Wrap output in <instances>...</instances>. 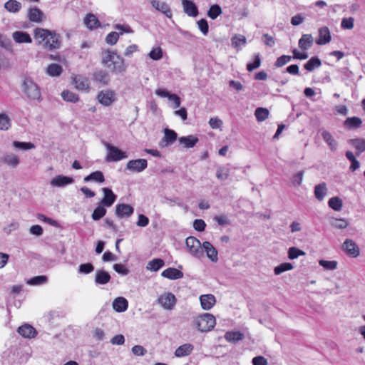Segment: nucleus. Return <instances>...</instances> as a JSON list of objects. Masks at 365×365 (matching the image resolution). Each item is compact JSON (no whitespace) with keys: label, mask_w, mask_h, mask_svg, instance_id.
Returning <instances> with one entry per match:
<instances>
[{"label":"nucleus","mask_w":365,"mask_h":365,"mask_svg":"<svg viewBox=\"0 0 365 365\" xmlns=\"http://www.w3.org/2000/svg\"><path fill=\"white\" fill-rule=\"evenodd\" d=\"M33 34L37 45L46 50H57L61 46V36L56 31L37 27L34 30Z\"/></svg>","instance_id":"nucleus-1"},{"label":"nucleus","mask_w":365,"mask_h":365,"mask_svg":"<svg viewBox=\"0 0 365 365\" xmlns=\"http://www.w3.org/2000/svg\"><path fill=\"white\" fill-rule=\"evenodd\" d=\"M101 63L112 73H121L125 71L126 66L124 59L115 51L106 49L102 51Z\"/></svg>","instance_id":"nucleus-2"},{"label":"nucleus","mask_w":365,"mask_h":365,"mask_svg":"<svg viewBox=\"0 0 365 365\" xmlns=\"http://www.w3.org/2000/svg\"><path fill=\"white\" fill-rule=\"evenodd\" d=\"M196 327L202 332L209 331L212 329L216 324L215 317L209 313L199 316L195 320Z\"/></svg>","instance_id":"nucleus-3"},{"label":"nucleus","mask_w":365,"mask_h":365,"mask_svg":"<svg viewBox=\"0 0 365 365\" xmlns=\"http://www.w3.org/2000/svg\"><path fill=\"white\" fill-rule=\"evenodd\" d=\"M23 90L24 93L31 100H39L41 92L36 83L30 78H25L23 82Z\"/></svg>","instance_id":"nucleus-4"},{"label":"nucleus","mask_w":365,"mask_h":365,"mask_svg":"<svg viewBox=\"0 0 365 365\" xmlns=\"http://www.w3.org/2000/svg\"><path fill=\"white\" fill-rule=\"evenodd\" d=\"M106 148L108 150L106 160L108 162H116L127 158L125 153L115 146L108 143L106 144Z\"/></svg>","instance_id":"nucleus-5"},{"label":"nucleus","mask_w":365,"mask_h":365,"mask_svg":"<svg viewBox=\"0 0 365 365\" xmlns=\"http://www.w3.org/2000/svg\"><path fill=\"white\" fill-rule=\"evenodd\" d=\"M186 246L190 254L195 257H200L202 254L201 243L198 239L195 237L190 236L185 240Z\"/></svg>","instance_id":"nucleus-6"},{"label":"nucleus","mask_w":365,"mask_h":365,"mask_svg":"<svg viewBox=\"0 0 365 365\" xmlns=\"http://www.w3.org/2000/svg\"><path fill=\"white\" fill-rule=\"evenodd\" d=\"M97 99L103 106H109L115 101V93L112 90L101 91L98 93Z\"/></svg>","instance_id":"nucleus-7"},{"label":"nucleus","mask_w":365,"mask_h":365,"mask_svg":"<svg viewBox=\"0 0 365 365\" xmlns=\"http://www.w3.org/2000/svg\"><path fill=\"white\" fill-rule=\"evenodd\" d=\"M73 83L78 91L89 92L91 88L89 79L81 75H75L72 77Z\"/></svg>","instance_id":"nucleus-8"},{"label":"nucleus","mask_w":365,"mask_h":365,"mask_svg":"<svg viewBox=\"0 0 365 365\" xmlns=\"http://www.w3.org/2000/svg\"><path fill=\"white\" fill-rule=\"evenodd\" d=\"M158 303L165 309L171 310L176 304L175 295L170 292L162 294L159 297Z\"/></svg>","instance_id":"nucleus-9"},{"label":"nucleus","mask_w":365,"mask_h":365,"mask_svg":"<svg viewBox=\"0 0 365 365\" xmlns=\"http://www.w3.org/2000/svg\"><path fill=\"white\" fill-rule=\"evenodd\" d=\"M148 166L145 159L130 160L126 164V168L132 172L140 173Z\"/></svg>","instance_id":"nucleus-10"},{"label":"nucleus","mask_w":365,"mask_h":365,"mask_svg":"<svg viewBox=\"0 0 365 365\" xmlns=\"http://www.w3.org/2000/svg\"><path fill=\"white\" fill-rule=\"evenodd\" d=\"M344 250L352 258H356L360 255L359 246L351 240L347 239L344 242Z\"/></svg>","instance_id":"nucleus-11"},{"label":"nucleus","mask_w":365,"mask_h":365,"mask_svg":"<svg viewBox=\"0 0 365 365\" xmlns=\"http://www.w3.org/2000/svg\"><path fill=\"white\" fill-rule=\"evenodd\" d=\"M103 197L100 203L106 207H111L116 200V195L113 193L112 190L108 187L102 188Z\"/></svg>","instance_id":"nucleus-12"},{"label":"nucleus","mask_w":365,"mask_h":365,"mask_svg":"<svg viewBox=\"0 0 365 365\" xmlns=\"http://www.w3.org/2000/svg\"><path fill=\"white\" fill-rule=\"evenodd\" d=\"M134 209L132 206L121 203L115 206V215L119 218L129 217L133 213Z\"/></svg>","instance_id":"nucleus-13"},{"label":"nucleus","mask_w":365,"mask_h":365,"mask_svg":"<svg viewBox=\"0 0 365 365\" xmlns=\"http://www.w3.org/2000/svg\"><path fill=\"white\" fill-rule=\"evenodd\" d=\"M319 36L315 42L317 45L322 46L329 43L331 41V37L329 29L327 26H323L319 29Z\"/></svg>","instance_id":"nucleus-14"},{"label":"nucleus","mask_w":365,"mask_h":365,"mask_svg":"<svg viewBox=\"0 0 365 365\" xmlns=\"http://www.w3.org/2000/svg\"><path fill=\"white\" fill-rule=\"evenodd\" d=\"M18 333L24 338H35L38 334L36 329L30 324H25L17 329Z\"/></svg>","instance_id":"nucleus-15"},{"label":"nucleus","mask_w":365,"mask_h":365,"mask_svg":"<svg viewBox=\"0 0 365 365\" xmlns=\"http://www.w3.org/2000/svg\"><path fill=\"white\" fill-rule=\"evenodd\" d=\"M182 5L184 12L189 16L196 17L198 14V9L195 4L191 0H182Z\"/></svg>","instance_id":"nucleus-16"},{"label":"nucleus","mask_w":365,"mask_h":365,"mask_svg":"<svg viewBox=\"0 0 365 365\" xmlns=\"http://www.w3.org/2000/svg\"><path fill=\"white\" fill-rule=\"evenodd\" d=\"M27 17L31 21L36 23H41L45 18L43 13L36 6L29 9Z\"/></svg>","instance_id":"nucleus-17"},{"label":"nucleus","mask_w":365,"mask_h":365,"mask_svg":"<svg viewBox=\"0 0 365 365\" xmlns=\"http://www.w3.org/2000/svg\"><path fill=\"white\" fill-rule=\"evenodd\" d=\"M201 307L204 310H210L216 303L215 297L213 294H202L200 297Z\"/></svg>","instance_id":"nucleus-18"},{"label":"nucleus","mask_w":365,"mask_h":365,"mask_svg":"<svg viewBox=\"0 0 365 365\" xmlns=\"http://www.w3.org/2000/svg\"><path fill=\"white\" fill-rule=\"evenodd\" d=\"M314 44V38L312 34H302L299 39L298 46L300 49L306 51L312 48Z\"/></svg>","instance_id":"nucleus-19"},{"label":"nucleus","mask_w":365,"mask_h":365,"mask_svg":"<svg viewBox=\"0 0 365 365\" xmlns=\"http://www.w3.org/2000/svg\"><path fill=\"white\" fill-rule=\"evenodd\" d=\"M204 250L207 257L212 262H217L218 259V252L214 246L210 242L202 243V250Z\"/></svg>","instance_id":"nucleus-20"},{"label":"nucleus","mask_w":365,"mask_h":365,"mask_svg":"<svg viewBox=\"0 0 365 365\" xmlns=\"http://www.w3.org/2000/svg\"><path fill=\"white\" fill-rule=\"evenodd\" d=\"M151 5L153 6V7H154L156 10L162 12L163 14H164L168 18H171L172 17V11L169 7V6L165 3V2H161L160 1H158V0H153L151 1Z\"/></svg>","instance_id":"nucleus-21"},{"label":"nucleus","mask_w":365,"mask_h":365,"mask_svg":"<svg viewBox=\"0 0 365 365\" xmlns=\"http://www.w3.org/2000/svg\"><path fill=\"white\" fill-rule=\"evenodd\" d=\"M193 349L192 344L189 343L184 344L175 349V356L179 358L189 356L192 352Z\"/></svg>","instance_id":"nucleus-22"},{"label":"nucleus","mask_w":365,"mask_h":365,"mask_svg":"<svg viewBox=\"0 0 365 365\" xmlns=\"http://www.w3.org/2000/svg\"><path fill=\"white\" fill-rule=\"evenodd\" d=\"M179 143L185 148H193L199 141L197 137L190 135L188 136L180 137L178 139Z\"/></svg>","instance_id":"nucleus-23"},{"label":"nucleus","mask_w":365,"mask_h":365,"mask_svg":"<svg viewBox=\"0 0 365 365\" xmlns=\"http://www.w3.org/2000/svg\"><path fill=\"white\" fill-rule=\"evenodd\" d=\"M73 182L72 178L59 175L51 180V185L55 187H63L71 184Z\"/></svg>","instance_id":"nucleus-24"},{"label":"nucleus","mask_w":365,"mask_h":365,"mask_svg":"<svg viewBox=\"0 0 365 365\" xmlns=\"http://www.w3.org/2000/svg\"><path fill=\"white\" fill-rule=\"evenodd\" d=\"M161 275L169 279H178L183 277V273L176 268L170 267L163 270Z\"/></svg>","instance_id":"nucleus-25"},{"label":"nucleus","mask_w":365,"mask_h":365,"mask_svg":"<svg viewBox=\"0 0 365 365\" xmlns=\"http://www.w3.org/2000/svg\"><path fill=\"white\" fill-rule=\"evenodd\" d=\"M348 143L356 150L357 155L365 151V139H350L348 140Z\"/></svg>","instance_id":"nucleus-26"},{"label":"nucleus","mask_w":365,"mask_h":365,"mask_svg":"<svg viewBox=\"0 0 365 365\" xmlns=\"http://www.w3.org/2000/svg\"><path fill=\"white\" fill-rule=\"evenodd\" d=\"M84 24L91 30L96 29L101 26L98 18L93 14H88L84 18Z\"/></svg>","instance_id":"nucleus-27"},{"label":"nucleus","mask_w":365,"mask_h":365,"mask_svg":"<svg viewBox=\"0 0 365 365\" xmlns=\"http://www.w3.org/2000/svg\"><path fill=\"white\" fill-rule=\"evenodd\" d=\"M93 79L94 81L103 85H108L110 81L108 73L103 70H98L95 71L93 73Z\"/></svg>","instance_id":"nucleus-28"},{"label":"nucleus","mask_w":365,"mask_h":365,"mask_svg":"<svg viewBox=\"0 0 365 365\" xmlns=\"http://www.w3.org/2000/svg\"><path fill=\"white\" fill-rule=\"evenodd\" d=\"M12 36L15 42L19 43H31L32 42L31 37L26 32L17 31L13 33Z\"/></svg>","instance_id":"nucleus-29"},{"label":"nucleus","mask_w":365,"mask_h":365,"mask_svg":"<svg viewBox=\"0 0 365 365\" xmlns=\"http://www.w3.org/2000/svg\"><path fill=\"white\" fill-rule=\"evenodd\" d=\"M362 125V120L359 117L347 118L344 122V125L349 130H355L359 128Z\"/></svg>","instance_id":"nucleus-30"},{"label":"nucleus","mask_w":365,"mask_h":365,"mask_svg":"<svg viewBox=\"0 0 365 365\" xmlns=\"http://www.w3.org/2000/svg\"><path fill=\"white\" fill-rule=\"evenodd\" d=\"M110 280V275L105 270H98L96 273L95 282L98 284H106Z\"/></svg>","instance_id":"nucleus-31"},{"label":"nucleus","mask_w":365,"mask_h":365,"mask_svg":"<svg viewBox=\"0 0 365 365\" xmlns=\"http://www.w3.org/2000/svg\"><path fill=\"white\" fill-rule=\"evenodd\" d=\"M327 184L325 182L319 183L314 187V196L319 201H322L327 195Z\"/></svg>","instance_id":"nucleus-32"},{"label":"nucleus","mask_w":365,"mask_h":365,"mask_svg":"<svg viewBox=\"0 0 365 365\" xmlns=\"http://www.w3.org/2000/svg\"><path fill=\"white\" fill-rule=\"evenodd\" d=\"M128 302L123 297L116 298L113 303V309L118 312H123L128 309Z\"/></svg>","instance_id":"nucleus-33"},{"label":"nucleus","mask_w":365,"mask_h":365,"mask_svg":"<svg viewBox=\"0 0 365 365\" xmlns=\"http://www.w3.org/2000/svg\"><path fill=\"white\" fill-rule=\"evenodd\" d=\"M244 337V334L240 331H227L225 334V339L233 343L242 340Z\"/></svg>","instance_id":"nucleus-34"},{"label":"nucleus","mask_w":365,"mask_h":365,"mask_svg":"<svg viewBox=\"0 0 365 365\" xmlns=\"http://www.w3.org/2000/svg\"><path fill=\"white\" fill-rule=\"evenodd\" d=\"M84 182L94 181L96 182H103L105 181V178L101 171H95L91 173L88 176L85 177L83 179Z\"/></svg>","instance_id":"nucleus-35"},{"label":"nucleus","mask_w":365,"mask_h":365,"mask_svg":"<svg viewBox=\"0 0 365 365\" xmlns=\"http://www.w3.org/2000/svg\"><path fill=\"white\" fill-rule=\"evenodd\" d=\"M62 72V66L56 63L49 64L46 68V73L52 77L59 76Z\"/></svg>","instance_id":"nucleus-36"},{"label":"nucleus","mask_w":365,"mask_h":365,"mask_svg":"<svg viewBox=\"0 0 365 365\" xmlns=\"http://www.w3.org/2000/svg\"><path fill=\"white\" fill-rule=\"evenodd\" d=\"M4 8L9 12L16 13L21 9V4L16 0H9L5 3Z\"/></svg>","instance_id":"nucleus-37"},{"label":"nucleus","mask_w":365,"mask_h":365,"mask_svg":"<svg viewBox=\"0 0 365 365\" xmlns=\"http://www.w3.org/2000/svg\"><path fill=\"white\" fill-rule=\"evenodd\" d=\"M322 62L318 57H312L304 65V68L308 71H312L314 69L321 66Z\"/></svg>","instance_id":"nucleus-38"},{"label":"nucleus","mask_w":365,"mask_h":365,"mask_svg":"<svg viewBox=\"0 0 365 365\" xmlns=\"http://www.w3.org/2000/svg\"><path fill=\"white\" fill-rule=\"evenodd\" d=\"M106 207L101 205L100 203L99 205L96 207L91 215V217L93 220L98 221L103 218L106 214Z\"/></svg>","instance_id":"nucleus-39"},{"label":"nucleus","mask_w":365,"mask_h":365,"mask_svg":"<svg viewBox=\"0 0 365 365\" xmlns=\"http://www.w3.org/2000/svg\"><path fill=\"white\" fill-rule=\"evenodd\" d=\"M61 97L65 101L68 102L77 103L79 101L78 95L69 90L63 91Z\"/></svg>","instance_id":"nucleus-40"},{"label":"nucleus","mask_w":365,"mask_h":365,"mask_svg":"<svg viewBox=\"0 0 365 365\" xmlns=\"http://www.w3.org/2000/svg\"><path fill=\"white\" fill-rule=\"evenodd\" d=\"M178 135L173 130L166 128L164 132V137L163 140L166 143V145L173 144L177 140Z\"/></svg>","instance_id":"nucleus-41"},{"label":"nucleus","mask_w":365,"mask_h":365,"mask_svg":"<svg viewBox=\"0 0 365 365\" xmlns=\"http://www.w3.org/2000/svg\"><path fill=\"white\" fill-rule=\"evenodd\" d=\"M164 261L159 258H155L150 261L148 264L147 269L156 272L164 266Z\"/></svg>","instance_id":"nucleus-42"},{"label":"nucleus","mask_w":365,"mask_h":365,"mask_svg":"<svg viewBox=\"0 0 365 365\" xmlns=\"http://www.w3.org/2000/svg\"><path fill=\"white\" fill-rule=\"evenodd\" d=\"M269 112L268 109L264 108H257L255 111L257 120L259 122L265 120L269 116Z\"/></svg>","instance_id":"nucleus-43"},{"label":"nucleus","mask_w":365,"mask_h":365,"mask_svg":"<svg viewBox=\"0 0 365 365\" xmlns=\"http://www.w3.org/2000/svg\"><path fill=\"white\" fill-rule=\"evenodd\" d=\"M222 13L221 7L218 4L212 5L207 11V16L212 20L215 19Z\"/></svg>","instance_id":"nucleus-44"},{"label":"nucleus","mask_w":365,"mask_h":365,"mask_svg":"<svg viewBox=\"0 0 365 365\" xmlns=\"http://www.w3.org/2000/svg\"><path fill=\"white\" fill-rule=\"evenodd\" d=\"M328 205L334 210L340 211L342 207V201L339 197H334L329 200Z\"/></svg>","instance_id":"nucleus-45"},{"label":"nucleus","mask_w":365,"mask_h":365,"mask_svg":"<svg viewBox=\"0 0 365 365\" xmlns=\"http://www.w3.org/2000/svg\"><path fill=\"white\" fill-rule=\"evenodd\" d=\"M11 127V120L5 113H0V130H7Z\"/></svg>","instance_id":"nucleus-46"},{"label":"nucleus","mask_w":365,"mask_h":365,"mask_svg":"<svg viewBox=\"0 0 365 365\" xmlns=\"http://www.w3.org/2000/svg\"><path fill=\"white\" fill-rule=\"evenodd\" d=\"M293 269V265L289 262H284L275 267L274 272L276 275H279L284 272L289 271Z\"/></svg>","instance_id":"nucleus-47"},{"label":"nucleus","mask_w":365,"mask_h":365,"mask_svg":"<svg viewBox=\"0 0 365 365\" xmlns=\"http://www.w3.org/2000/svg\"><path fill=\"white\" fill-rule=\"evenodd\" d=\"M230 176V170L225 167H220L216 172V177L220 180H226Z\"/></svg>","instance_id":"nucleus-48"},{"label":"nucleus","mask_w":365,"mask_h":365,"mask_svg":"<svg viewBox=\"0 0 365 365\" xmlns=\"http://www.w3.org/2000/svg\"><path fill=\"white\" fill-rule=\"evenodd\" d=\"M305 255V252L297 247H292L288 250V257L290 259H294L299 256Z\"/></svg>","instance_id":"nucleus-49"},{"label":"nucleus","mask_w":365,"mask_h":365,"mask_svg":"<svg viewBox=\"0 0 365 365\" xmlns=\"http://www.w3.org/2000/svg\"><path fill=\"white\" fill-rule=\"evenodd\" d=\"M3 161L6 164L11 165L12 167L16 166L19 163L18 157L14 154L5 155L3 158Z\"/></svg>","instance_id":"nucleus-50"},{"label":"nucleus","mask_w":365,"mask_h":365,"mask_svg":"<svg viewBox=\"0 0 365 365\" xmlns=\"http://www.w3.org/2000/svg\"><path fill=\"white\" fill-rule=\"evenodd\" d=\"M261 65V58L259 54L257 53L254 56V61L252 63H249L247 64V70L249 72L254 71L255 69L258 68Z\"/></svg>","instance_id":"nucleus-51"},{"label":"nucleus","mask_w":365,"mask_h":365,"mask_svg":"<svg viewBox=\"0 0 365 365\" xmlns=\"http://www.w3.org/2000/svg\"><path fill=\"white\" fill-rule=\"evenodd\" d=\"M120 34L117 32H110L106 37V42L111 46L115 45L119 38Z\"/></svg>","instance_id":"nucleus-52"},{"label":"nucleus","mask_w":365,"mask_h":365,"mask_svg":"<svg viewBox=\"0 0 365 365\" xmlns=\"http://www.w3.org/2000/svg\"><path fill=\"white\" fill-rule=\"evenodd\" d=\"M149 57L155 61L160 60L163 57V51L160 47L153 48L148 54Z\"/></svg>","instance_id":"nucleus-53"},{"label":"nucleus","mask_w":365,"mask_h":365,"mask_svg":"<svg viewBox=\"0 0 365 365\" xmlns=\"http://www.w3.org/2000/svg\"><path fill=\"white\" fill-rule=\"evenodd\" d=\"M292 59L290 56L282 55L278 57L274 63V66L277 68L282 67L287 63H289Z\"/></svg>","instance_id":"nucleus-54"},{"label":"nucleus","mask_w":365,"mask_h":365,"mask_svg":"<svg viewBox=\"0 0 365 365\" xmlns=\"http://www.w3.org/2000/svg\"><path fill=\"white\" fill-rule=\"evenodd\" d=\"M319 265L325 268L326 269H334L336 268L337 262L336 261L332 260V261H327L324 259H321L319 262Z\"/></svg>","instance_id":"nucleus-55"},{"label":"nucleus","mask_w":365,"mask_h":365,"mask_svg":"<svg viewBox=\"0 0 365 365\" xmlns=\"http://www.w3.org/2000/svg\"><path fill=\"white\" fill-rule=\"evenodd\" d=\"M13 145L16 148H20L23 150H29L35 148L34 144L32 143H24V142H19V141H14L13 143Z\"/></svg>","instance_id":"nucleus-56"},{"label":"nucleus","mask_w":365,"mask_h":365,"mask_svg":"<svg viewBox=\"0 0 365 365\" xmlns=\"http://www.w3.org/2000/svg\"><path fill=\"white\" fill-rule=\"evenodd\" d=\"M197 24L200 31L204 35H207L209 31V26L207 21L205 19H202L199 20Z\"/></svg>","instance_id":"nucleus-57"},{"label":"nucleus","mask_w":365,"mask_h":365,"mask_svg":"<svg viewBox=\"0 0 365 365\" xmlns=\"http://www.w3.org/2000/svg\"><path fill=\"white\" fill-rule=\"evenodd\" d=\"M94 270V267L91 263L81 264L79 266L78 271L80 273L89 274Z\"/></svg>","instance_id":"nucleus-58"},{"label":"nucleus","mask_w":365,"mask_h":365,"mask_svg":"<svg viewBox=\"0 0 365 365\" xmlns=\"http://www.w3.org/2000/svg\"><path fill=\"white\" fill-rule=\"evenodd\" d=\"M303 177L304 171H299L292 176L291 182L294 185H299L303 180Z\"/></svg>","instance_id":"nucleus-59"},{"label":"nucleus","mask_w":365,"mask_h":365,"mask_svg":"<svg viewBox=\"0 0 365 365\" xmlns=\"http://www.w3.org/2000/svg\"><path fill=\"white\" fill-rule=\"evenodd\" d=\"M113 269L117 273L122 275H126L129 273L128 269L122 264H115L113 265Z\"/></svg>","instance_id":"nucleus-60"},{"label":"nucleus","mask_w":365,"mask_h":365,"mask_svg":"<svg viewBox=\"0 0 365 365\" xmlns=\"http://www.w3.org/2000/svg\"><path fill=\"white\" fill-rule=\"evenodd\" d=\"M47 280V278L46 276H36L33 278H31L28 283L31 285H37L41 284L44 282H46Z\"/></svg>","instance_id":"nucleus-61"},{"label":"nucleus","mask_w":365,"mask_h":365,"mask_svg":"<svg viewBox=\"0 0 365 365\" xmlns=\"http://www.w3.org/2000/svg\"><path fill=\"white\" fill-rule=\"evenodd\" d=\"M206 224L202 219H196L193 222V227L195 230L202 232L205 230Z\"/></svg>","instance_id":"nucleus-62"},{"label":"nucleus","mask_w":365,"mask_h":365,"mask_svg":"<svg viewBox=\"0 0 365 365\" xmlns=\"http://www.w3.org/2000/svg\"><path fill=\"white\" fill-rule=\"evenodd\" d=\"M114 28L116 30H120V32L119 33L120 35H123V33H127V34H132V33H133V30L128 25L116 24L114 26Z\"/></svg>","instance_id":"nucleus-63"},{"label":"nucleus","mask_w":365,"mask_h":365,"mask_svg":"<svg viewBox=\"0 0 365 365\" xmlns=\"http://www.w3.org/2000/svg\"><path fill=\"white\" fill-rule=\"evenodd\" d=\"M246 43V38L244 36H235L232 38V43L233 46L238 47L240 45L245 44Z\"/></svg>","instance_id":"nucleus-64"}]
</instances>
